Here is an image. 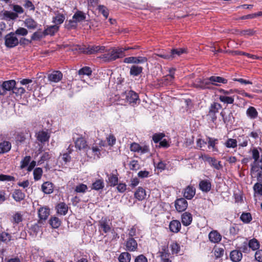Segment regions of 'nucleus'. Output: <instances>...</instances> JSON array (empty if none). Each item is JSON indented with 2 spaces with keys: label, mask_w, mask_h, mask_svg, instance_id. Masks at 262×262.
Here are the masks:
<instances>
[{
  "label": "nucleus",
  "mask_w": 262,
  "mask_h": 262,
  "mask_svg": "<svg viewBox=\"0 0 262 262\" xmlns=\"http://www.w3.org/2000/svg\"><path fill=\"white\" fill-rule=\"evenodd\" d=\"M160 256L162 262H171L169 258V254L166 252L165 249H163L162 251L160 252Z\"/></svg>",
  "instance_id": "864d4df0"
},
{
  "label": "nucleus",
  "mask_w": 262,
  "mask_h": 262,
  "mask_svg": "<svg viewBox=\"0 0 262 262\" xmlns=\"http://www.w3.org/2000/svg\"><path fill=\"white\" fill-rule=\"evenodd\" d=\"M11 148V143L9 141H4L0 143V154L8 152Z\"/></svg>",
  "instance_id": "c9c22d12"
},
{
  "label": "nucleus",
  "mask_w": 262,
  "mask_h": 262,
  "mask_svg": "<svg viewBox=\"0 0 262 262\" xmlns=\"http://www.w3.org/2000/svg\"><path fill=\"white\" fill-rule=\"evenodd\" d=\"M25 25L29 29H35L37 27V23L31 17L28 16L24 20Z\"/></svg>",
  "instance_id": "5701e85b"
},
{
  "label": "nucleus",
  "mask_w": 262,
  "mask_h": 262,
  "mask_svg": "<svg viewBox=\"0 0 262 262\" xmlns=\"http://www.w3.org/2000/svg\"><path fill=\"white\" fill-rule=\"evenodd\" d=\"M230 258L233 262H239L243 258V254L239 250H234L230 252Z\"/></svg>",
  "instance_id": "412c9836"
},
{
  "label": "nucleus",
  "mask_w": 262,
  "mask_h": 262,
  "mask_svg": "<svg viewBox=\"0 0 262 262\" xmlns=\"http://www.w3.org/2000/svg\"><path fill=\"white\" fill-rule=\"evenodd\" d=\"M3 15L5 18L12 20L16 19L18 17V14L16 13L9 11H4Z\"/></svg>",
  "instance_id": "5fc2aeb1"
},
{
  "label": "nucleus",
  "mask_w": 262,
  "mask_h": 262,
  "mask_svg": "<svg viewBox=\"0 0 262 262\" xmlns=\"http://www.w3.org/2000/svg\"><path fill=\"white\" fill-rule=\"evenodd\" d=\"M92 70L89 67H84L80 69L78 71V74L81 75H85L87 76H90L92 74Z\"/></svg>",
  "instance_id": "052dcab7"
},
{
  "label": "nucleus",
  "mask_w": 262,
  "mask_h": 262,
  "mask_svg": "<svg viewBox=\"0 0 262 262\" xmlns=\"http://www.w3.org/2000/svg\"><path fill=\"white\" fill-rule=\"evenodd\" d=\"M62 77L63 74L60 71H54L48 75L49 81L55 83L59 82Z\"/></svg>",
  "instance_id": "4468645a"
},
{
  "label": "nucleus",
  "mask_w": 262,
  "mask_h": 262,
  "mask_svg": "<svg viewBox=\"0 0 262 262\" xmlns=\"http://www.w3.org/2000/svg\"><path fill=\"white\" fill-rule=\"evenodd\" d=\"M23 6L30 11H34L35 7L30 0H25Z\"/></svg>",
  "instance_id": "69168bd1"
},
{
  "label": "nucleus",
  "mask_w": 262,
  "mask_h": 262,
  "mask_svg": "<svg viewBox=\"0 0 262 262\" xmlns=\"http://www.w3.org/2000/svg\"><path fill=\"white\" fill-rule=\"evenodd\" d=\"M129 149L131 151L140 153L141 154H144L149 152V148L148 145H144L141 146L139 143L136 142L131 143Z\"/></svg>",
  "instance_id": "39448f33"
},
{
  "label": "nucleus",
  "mask_w": 262,
  "mask_h": 262,
  "mask_svg": "<svg viewBox=\"0 0 262 262\" xmlns=\"http://www.w3.org/2000/svg\"><path fill=\"white\" fill-rule=\"evenodd\" d=\"M110 220L107 218H102L99 222V225L103 231L106 233L111 229V227L109 225Z\"/></svg>",
  "instance_id": "393cba45"
},
{
  "label": "nucleus",
  "mask_w": 262,
  "mask_h": 262,
  "mask_svg": "<svg viewBox=\"0 0 262 262\" xmlns=\"http://www.w3.org/2000/svg\"><path fill=\"white\" fill-rule=\"evenodd\" d=\"M75 147L79 150L86 149L88 145L86 140L82 137L78 138L75 141Z\"/></svg>",
  "instance_id": "aec40b11"
},
{
  "label": "nucleus",
  "mask_w": 262,
  "mask_h": 262,
  "mask_svg": "<svg viewBox=\"0 0 262 262\" xmlns=\"http://www.w3.org/2000/svg\"><path fill=\"white\" fill-rule=\"evenodd\" d=\"M181 219L183 226H188L192 223V215L189 212H185L182 214Z\"/></svg>",
  "instance_id": "f3484780"
},
{
  "label": "nucleus",
  "mask_w": 262,
  "mask_h": 262,
  "mask_svg": "<svg viewBox=\"0 0 262 262\" xmlns=\"http://www.w3.org/2000/svg\"><path fill=\"white\" fill-rule=\"evenodd\" d=\"M170 248L172 253L178 254L181 249L180 245L177 242L173 241L170 244Z\"/></svg>",
  "instance_id": "603ef678"
},
{
  "label": "nucleus",
  "mask_w": 262,
  "mask_h": 262,
  "mask_svg": "<svg viewBox=\"0 0 262 262\" xmlns=\"http://www.w3.org/2000/svg\"><path fill=\"white\" fill-rule=\"evenodd\" d=\"M125 100L129 104H136L139 100L138 94L133 91H129L125 92Z\"/></svg>",
  "instance_id": "f8f14e48"
},
{
  "label": "nucleus",
  "mask_w": 262,
  "mask_h": 262,
  "mask_svg": "<svg viewBox=\"0 0 262 262\" xmlns=\"http://www.w3.org/2000/svg\"><path fill=\"white\" fill-rule=\"evenodd\" d=\"M97 10L103 15L105 19L107 18L109 15V10L106 6L102 5H98Z\"/></svg>",
  "instance_id": "79ce46f5"
},
{
  "label": "nucleus",
  "mask_w": 262,
  "mask_h": 262,
  "mask_svg": "<svg viewBox=\"0 0 262 262\" xmlns=\"http://www.w3.org/2000/svg\"><path fill=\"white\" fill-rule=\"evenodd\" d=\"M22 221L23 216L20 212H17L13 215L11 222L13 224H18Z\"/></svg>",
  "instance_id": "3c124183"
},
{
  "label": "nucleus",
  "mask_w": 262,
  "mask_h": 262,
  "mask_svg": "<svg viewBox=\"0 0 262 262\" xmlns=\"http://www.w3.org/2000/svg\"><path fill=\"white\" fill-rule=\"evenodd\" d=\"M146 195V194L145 190L141 187H139L134 193L135 198L139 201L144 200L145 198Z\"/></svg>",
  "instance_id": "2f4dec72"
},
{
  "label": "nucleus",
  "mask_w": 262,
  "mask_h": 262,
  "mask_svg": "<svg viewBox=\"0 0 262 262\" xmlns=\"http://www.w3.org/2000/svg\"><path fill=\"white\" fill-rule=\"evenodd\" d=\"M186 49L183 48H177L171 50L170 52H169L171 60L177 57L180 56L182 54L186 53Z\"/></svg>",
  "instance_id": "f704fd0d"
},
{
  "label": "nucleus",
  "mask_w": 262,
  "mask_h": 262,
  "mask_svg": "<svg viewBox=\"0 0 262 262\" xmlns=\"http://www.w3.org/2000/svg\"><path fill=\"white\" fill-rule=\"evenodd\" d=\"M202 158L205 161L208 162L209 164L213 168L217 170H220L223 168L221 161H217L215 158L209 157L207 155H201L199 157V159Z\"/></svg>",
  "instance_id": "7ed1b4c3"
},
{
  "label": "nucleus",
  "mask_w": 262,
  "mask_h": 262,
  "mask_svg": "<svg viewBox=\"0 0 262 262\" xmlns=\"http://www.w3.org/2000/svg\"><path fill=\"white\" fill-rule=\"evenodd\" d=\"M126 251L134 252L138 249V244L133 237H128L125 243Z\"/></svg>",
  "instance_id": "6e6552de"
},
{
  "label": "nucleus",
  "mask_w": 262,
  "mask_h": 262,
  "mask_svg": "<svg viewBox=\"0 0 262 262\" xmlns=\"http://www.w3.org/2000/svg\"><path fill=\"white\" fill-rule=\"evenodd\" d=\"M209 80L211 81V84L215 85H219L216 83H222L226 84L228 82V80L226 78L220 76H212L209 78Z\"/></svg>",
  "instance_id": "c85d7f7f"
},
{
  "label": "nucleus",
  "mask_w": 262,
  "mask_h": 262,
  "mask_svg": "<svg viewBox=\"0 0 262 262\" xmlns=\"http://www.w3.org/2000/svg\"><path fill=\"white\" fill-rule=\"evenodd\" d=\"M220 115L223 118V122L226 125H231L234 122V118L232 112L229 113V114L226 116L223 112H222Z\"/></svg>",
  "instance_id": "cd10ccee"
},
{
  "label": "nucleus",
  "mask_w": 262,
  "mask_h": 262,
  "mask_svg": "<svg viewBox=\"0 0 262 262\" xmlns=\"http://www.w3.org/2000/svg\"><path fill=\"white\" fill-rule=\"evenodd\" d=\"M175 77L171 75H166L163 76L159 81L160 84L162 86H167L171 85L174 81Z\"/></svg>",
  "instance_id": "4be33fe9"
},
{
  "label": "nucleus",
  "mask_w": 262,
  "mask_h": 262,
  "mask_svg": "<svg viewBox=\"0 0 262 262\" xmlns=\"http://www.w3.org/2000/svg\"><path fill=\"white\" fill-rule=\"evenodd\" d=\"M87 189V185L81 183L76 186L75 188V191L77 193H85Z\"/></svg>",
  "instance_id": "bf43d9fd"
},
{
  "label": "nucleus",
  "mask_w": 262,
  "mask_h": 262,
  "mask_svg": "<svg viewBox=\"0 0 262 262\" xmlns=\"http://www.w3.org/2000/svg\"><path fill=\"white\" fill-rule=\"evenodd\" d=\"M64 27L68 30L75 29L77 27V23L72 18L66 21Z\"/></svg>",
  "instance_id": "37998d69"
},
{
  "label": "nucleus",
  "mask_w": 262,
  "mask_h": 262,
  "mask_svg": "<svg viewBox=\"0 0 262 262\" xmlns=\"http://www.w3.org/2000/svg\"><path fill=\"white\" fill-rule=\"evenodd\" d=\"M50 214V209L47 207H41L38 210L40 220L46 221Z\"/></svg>",
  "instance_id": "6ab92c4d"
},
{
  "label": "nucleus",
  "mask_w": 262,
  "mask_h": 262,
  "mask_svg": "<svg viewBox=\"0 0 262 262\" xmlns=\"http://www.w3.org/2000/svg\"><path fill=\"white\" fill-rule=\"evenodd\" d=\"M219 100L225 104H233L234 101L233 97H229L227 96L221 95L219 97Z\"/></svg>",
  "instance_id": "de8ad7c7"
},
{
  "label": "nucleus",
  "mask_w": 262,
  "mask_h": 262,
  "mask_svg": "<svg viewBox=\"0 0 262 262\" xmlns=\"http://www.w3.org/2000/svg\"><path fill=\"white\" fill-rule=\"evenodd\" d=\"M211 181L210 180H202L199 182V189L204 192H208L211 189Z\"/></svg>",
  "instance_id": "ddd939ff"
},
{
  "label": "nucleus",
  "mask_w": 262,
  "mask_h": 262,
  "mask_svg": "<svg viewBox=\"0 0 262 262\" xmlns=\"http://www.w3.org/2000/svg\"><path fill=\"white\" fill-rule=\"evenodd\" d=\"M12 198L16 202H20L24 200L25 194L20 189H15L12 193Z\"/></svg>",
  "instance_id": "c756f323"
},
{
  "label": "nucleus",
  "mask_w": 262,
  "mask_h": 262,
  "mask_svg": "<svg viewBox=\"0 0 262 262\" xmlns=\"http://www.w3.org/2000/svg\"><path fill=\"white\" fill-rule=\"evenodd\" d=\"M248 244L250 249L253 251L258 249L260 246L259 242L255 238L250 239Z\"/></svg>",
  "instance_id": "a19ab883"
},
{
  "label": "nucleus",
  "mask_w": 262,
  "mask_h": 262,
  "mask_svg": "<svg viewBox=\"0 0 262 262\" xmlns=\"http://www.w3.org/2000/svg\"><path fill=\"white\" fill-rule=\"evenodd\" d=\"M2 85L6 93L7 91H13L16 85V81L14 80L5 81L3 82Z\"/></svg>",
  "instance_id": "7c9ffc66"
},
{
  "label": "nucleus",
  "mask_w": 262,
  "mask_h": 262,
  "mask_svg": "<svg viewBox=\"0 0 262 262\" xmlns=\"http://www.w3.org/2000/svg\"><path fill=\"white\" fill-rule=\"evenodd\" d=\"M29 131L25 130V132H21L17 133L15 136V141L17 145L23 144L26 143V140L31 135H29Z\"/></svg>",
  "instance_id": "1a4fd4ad"
},
{
  "label": "nucleus",
  "mask_w": 262,
  "mask_h": 262,
  "mask_svg": "<svg viewBox=\"0 0 262 262\" xmlns=\"http://www.w3.org/2000/svg\"><path fill=\"white\" fill-rule=\"evenodd\" d=\"M35 137L38 142L41 144H45L49 141L50 135L47 130H41L36 132Z\"/></svg>",
  "instance_id": "423d86ee"
},
{
  "label": "nucleus",
  "mask_w": 262,
  "mask_h": 262,
  "mask_svg": "<svg viewBox=\"0 0 262 262\" xmlns=\"http://www.w3.org/2000/svg\"><path fill=\"white\" fill-rule=\"evenodd\" d=\"M56 209L58 214L65 215L68 212V207L65 203L60 202L57 205Z\"/></svg>",
  "instance_id": "bb28decb"
},
{
  "label": "nucleus",
  "mask_w": 262,
  "mask_h": 262,
  "mask_svg": "<svg viewBox=\"0 0 262 262\" xmlns=\"http://www.w3.org/2000/svg\"><path fill=\"white\" fill-rule=\"evenodd\" d=\"M253 190L255 193L262 195V183L257 182L253 186Z\"/></svg>",
  "instance_id": "774afa93"
},
{
  "label": "nucleus",
  "mask_w": 262,
  "mask_h": 262,
  "mask_svg": "<svg viewBox=\"0 0 262 262\" xmlns=\"http://www.w3.org/2000/svg\"><path fill=\"white\" fill-rule=\"evenodd\" d=\"M208 141V147L209 148H212V151H218V148L216 145L218 143V139L210 137H207Z\"/></svg>",
  "instance_id": "e433bc0d"
},
{
  "label": "nucleus",
  "mask_w": 262,
  "mask_h": 262,
  "mask_svg": "<svg viewBox=\"0 0 262 262\" xmlns=\"http://www.w3.org/2000/svg\"><path fill=\"white\" fill-rule=\"evenodd\" d=\"M42 191L46 194H51L54 191L53 184L50 182H44L41 185Z\"/></svg>",
  "instance_id": "b1692460"
},
{
  "label": "nucleus",
  "mask_w": 262,
  "mask_h": 262,
  "mask_svg": "<svg viewBox=\"0 0 262 262\" xmlns=\"http://www.w3.org/2000/svg\"><path fill=\"white\" fill-rule=\"evenodd\" d=\"M105 49V47L100 46H89L88 47L83 48V52L88 54H92L97 53L98 52H101Z\"/></svg>",
  "instance_id": "9d476101"
},
{
  "label": "nucleus",
  "mask_w": 262,
  "mask_h": 262,
  "mask_svg": "<svg viewBox=\"0 0 262 262\" xmlns=\"http://www.w3.org/2000/svg\"><path fill=\"white\" fill-rule=\"evenodd\" d=\"M104 187V183L102 179H97L91 186V189L96 191L101 190Z\"/></svg>",
  "instance_id": "a878e982"
},
{
  "label": "nucleus",
  "mask_w": 262,
  "mask_h": 262,
  "mask_svg": "<svg viewBox=\"0 0 262 262\" xmlns=\"http://www.w3.org/2000/svg\"><path fill=\"white\" fill-rule=\"evenodd\" d=\"M51 158V155L49 152H44L41 156L40 160L38 161V164H43L45 161H48Z\"/></svg>",
  "instance_id": "4d7b16f0"
},
{
  "label": "nucleus",
  "mask_w": 262,
  "mask_h": 262,
  "mask_svg": "<svg viewBox=\"0 0 262 262\" xmlns=\"http://www.w3.org/2000/svg\"><path fill=\"white\" fill-rule=\"evenodd\" d=\"M241 220L245 224L249 223L252 220V215L249 212H243L241 216Z\"/></svg>",
  "instance_id": "c03bdc74"
},
{
  "label": "nucleus",
  "mask_w": 262,
  "mask_h": 262,
  "mask_svg": "<svg viewBox=\"0 0 262 262\" xmlns=\"http://www.w3.org/2000/svg\"><path fill=\"white\" fill-rule=\"evenodd\" d=\"M49 224L53 228H58L61 225V221L57 217H51Z\"/></svg>",
  "instance_id": "a18cd8bd"
},
{
  "label": "nucleus",
  "mask_w": 262,
  "mask_h": 262,
  "mask_svg": "<svg viewBox=\"0 0 262 262\" xmlns=\"http://www.w3.org/2000/svg\"><path fill=\"white\" fill-rule=\"evenodd\" d=\"M143 67L137 65H133L130 68L129 74L133 76H138L143 72Z\"/></svg>",
  "instance_id": "473e14b6"
},
{
  "label": "nucleus",
  "mask_w": 262,
  "mask_h": 262,
  "mask_svg": "<svg viewBox=\"0 0 262 262\" xmlns=\"http://www.w3.org/2000/svg\"><path fill=\"white\" fill-rule=\"evenodd\" d=\"M252 158L254 159L253 162L251 164L250 172L256 171L257 168L255 164L259 159V152L257 148H254L252 150Z\"/></svg>",
  "instance_id": "a211bd4d"
},
{
  "label": "nucleus",
  "mask_w": 262,
  "mask_h": 262,
  "mask_svg": "<svg viewBox=\"0 0 262 262\" xmlns=\"http://www.w3.org/2000/svg\"><path fill=\"white\" fill-rule=\"evenodd\" d=\"M120 47H114L110 49L106 53L101 55L100 58L104 62H111L118 58H123Z\"/></svg>",
  "instance_id": "f257e3e1"
},
{
  "label": "nucleus",
  "mask_w": 262,
  "mask_h": 262,
  "mask_svg": "<svg viewBox=\"0 0 262 262\" xmlns=\"http://www.w3.org/2000/svg\"><path fill=\"white\" fill-rule=\"evenodd\" d=\"M128 166L131 170L137 171L140 168V165L138 161L135 160L131 161L129 162Z\"/></svg>",
  "instance_id": "0e129e2a"
},
{
  "label": "nucleus",
  "mask_w": 262,
  "mask_h": 262,
  "mask_svg": "<svg viewBox=\"0 0 262 262\" xmlns=\"http://www.w3.org/2000/svg\"><path fill=\"white\" fill-rule=\"evenodd\" d=\"M169 229L170 232L174 233L179 232L181 229V223L177 220L171 221L169 224Z\"/></svg>",
  "instance_id": "dca6fc26"
},
{
  "label": "nucleus",
  "mask_w": 262,
  "mask_h": 262,
  "mask_svg": "<svg viewBox=\"0 0 262 262\" xmlns=\"http://www.w3.org/2000/svg\"><path fill=\"white\" fill-rule=\"evenodd\" d=\"M174 206L177 211H184L188 207V202L185 198L177 199L174 202Z\"/></svg>",
  "instance_id": "0eeeda50"
},
{
  "label": "nucleus",
  "mask_w": 262,
  "mask_h": 262,
  "mask_svg": "<svg viewBox=\"0 0 262 262\" xmlns=\"http://www.w3.org/2000/svg\"><path fill=\"white\" fill-rule=\"evenodd\" d=\"M65 19V16L62 14H58L53 18V21L56 24H61Z\"/></svg>",
  "instance_id": "338daca9"
},
{
  "label": "nucleus",
  "mask_w": 262,
  "mask_h": 262,
  "mask_svg": "<svg viewBox=\"0 0 262 262\" xmlns=\"http://www.w3.org/2000/svg\"><path fill=\"white\" fill-rule=\"evenodd\" d=\"M237 142L236 139L228 138L224 143V145L227 148H234L237 146Z\"/></svg>",
  "instance_id": "49530a36"
},
{
  "label": "nucleus",
  "mask_w": 262,
  "mask_h": 262,
  "mask_svg": "<svg viewBox=\"0 0 262 262\" xmlns=\"http://www.w3.org/2000/svg\"><path fill=\"white\" fill-rule=\"evenodd\" d=\"M119 262H130L131 254L127 252H123L120 254L118 258Z\"/></svg>",
  "instance_id": "58836bf2"
},
{
  "label": "nucleus",
  "mask_w": 262,
  "mask_h": 262,
  "mask_svg": "<svg viewBox=\"0 0 262 262\" xmlns=\"http://www.w3.org/2000/svg\"><path fill=\"white\" fill-rule=\"evenodd\" d=\"M19 43L17 38L15 36V33L10 32L5 37V45L9 48H12L17 46Z\"/></svg>",
  "instance_id": "f03ea898"
},
{
  "label": "nucleus",
  "mask_w": 262,
  "mask_h": 262,
  "mask_svg": "<svg viewBox=\"0 0 262 262\" xmlns=\"http://www.w3.org/2000/svg\"><path fill=\"white\" fill-rule=\"evenodd\" d=\"M42 174V169L41 168L37 167L34 169L33 171L34 179L35 181H38L41 178Z\"/></svg>",
  "instance_id": "6e6d98bb"
},
{
  "label": "nucleus",
  "mask_w": 262,
  "mask_h": 262,
  "mask_svg": "<svg viewBox=\"0 0 262 262\" xmlns=\"http://www.w3.org/2000/svg\"><path fill=\"white\" fill-rule=\"evenodd\" d=\"M59 30V27L56 25L50 26L43 31L44 35H51L53 36Z\"/></svg>",
  "instance_id": "72a5a7b5"
},
{
  "label": "nucleus",
  "mask_w": 262,
  "mask_h": 262,
  "mask_svg": "<svg viewBox=\"0 0 262 262\" xmlns=\"http://www.w3.org/2000/svg\"><path fill=\"white\" fill-rule=\"evenodd\" d=\"M195 188L193 186L189 185L184 189L183 192V196L185 199L191 200L195 194Z\"/></svg>",
  "instance_id": "9b49d317"
},
{
  "label": "nucleus",
  "mask_w": 262,
  "mask_h": 262,
  "mask_svg": "<svg viewBox=\"0 0 262 262\" xmlns=\"http://www.w3.org/2000/svg\"><path fill=\"white\" fill-rule=\"evenodd\" d=\"M247 116L251 119H254L257 117L258 112L253 106H250L246 111Z\"/></svg>",
  "instance_id": "ea45409f"
},
{
  "label": "nucleus",
  "mask_w": 262,
  "mask_h": 262,
  "mask_svg": "<svg viewBox=\"0 0 262 262\" xmlns=\"http://www.w3.org/2000/svg\"><path fill=\"white\" fill-rule=\"evenodd\" d=\"M165 136L163 133H156L152 135V140L155 143H157L161 141V140Z\"/></svg>",
  "instance_id": "e2e57ef3"
},
{
  "label": "nucleus",
  "mask_w": 262,
  "mask_h": 262,
  "mask_svg": "<svg viewBox=\"0 0 262 262\" xmlns=\"http://www.w3.org/2000/svg\"><path fill=\"white\" fill-rule=\"evenodd\" d=\"M45 36V35H44L43 31L42 32L36 31L32 35L31 37V41L32 40H39Z\"/></svg>",
  "instance_id": "13d9d810"
},
{
  "label": "nucleus",
  "mask_w": 262,
  "mask_h": 262,
  "mask_svg": "<svg viewBox=\"0 0 262 262\" xmlns=\"http://www.w3.org/2000/svg\"><path fill=\"white\" fill-rule=\"evenodd\" d=\"M208 238L211 243L217 244L221 241L222 235L217 230H213L209 232Z\"/></svg>",
  "instance_id": "2eb2a0df"
},
{
  "label": "nucleus",
  "mask_w": 262,
  "mask_h": 262,
  "mask_svg": "<svg viewBox=\"0 0 262 262\" xmlns=\"http://www.w3.org/2000/svg\"><path fill=\"white\" fill-rule=\"evenodd\" d=\"M221 108V104L217 102H213L211 104L209 112L211 113L216 114Z\"/></svg>",
  "instance_id": "09e8293b"
},
{
  "label": "nucleus",
  "mask_w": 262,
  "mask_h": 262,
  "mask_svg": "<svg viewBox=\"0 0 262 262\" xmlns=\"http://www.w3.org/2000/svg\"><path fill=\"white\" fill-rule=\"evenodd\" d=\"M72 18L78 23L84 20L86 18V16L82 11L78 10L75 13Z\"/></svg>",
  "instance_id": "4c0bfd02"
},
{
  "label": "nucleus",
  "mask_w": 262,
  "mask_h": 262,
  "mask_svg": "<svg viewBox=\"0 0 262 262\" xmlns=\"http://www.w3.org/2000/svg\"><path fill=\"white\" fill-rule=\"evenodd\" d=\"M214 255L216 259L222 257L224 253V249L223 248L214 247L213 248Z\"/></svg>",
  "instance_id": "8fccbe9b"
},
{
  "label": "nucleus",
  "mask_w": 262,
  "mask_h": 262,
  "mask_svg": "<svg viewBox=\"0 0 262 262\" xmlns=\"http://www.w3.org/2000/svg\"><path fill=\"white\" fill-rule=\"evenodd\" d=\"M211 82L208 79H203L201 81L199 86L202 89H210Z\"/></svg>",
  "instance_id": "680f3d73"
},
{
  "label": "nucleus",
  "mask_w": 262,
  "mask_h": 262,
  "mask_svg": "<svg viewBox=\"0 0 262 262\" xmlns=\"http://www.w3.org/2000/svg\"><path fill=\"white\" fill-rule=\"evenodd\" d=\"M107 180L106 182L107 185L110 187H114L116 186L119 182V174L117 169L113 171L110 173H106Z\"/></svg>",
  "instance_id": "20e7f679"
}]
</instances>
